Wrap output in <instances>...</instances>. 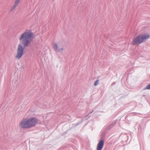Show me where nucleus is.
Here are the masks:
<instances>
[{"label":"nucleus","instance_id":"f257e3e1","mask_svg":"<svg viewBox=\"0 0 150 150\" xmlns=\"http://www.w3.org/2000/svg\"><path fill=\"white\" fill-rule=\"evenodd\" d=\"M33 38V33L31 30H27L19 37L20 44L18 45L17 53L15 57L17 59H20L24 54L25 48L28 46Z\"/></svg>","mask_w":150,"mask_h":150},{"label":"nucleus","instance_id":"f03ea898","mask_svg":"<svg viewBox=\"0 0 150 150\" xmlns=\"http://www.w3.org/2000/svg\"><path fill=\"white\" fill-rule=\"evenodd\" d=\"M38 122V120L35 117L23 118L20 122L19 126L22 128H30L35 126Z\"/></svg>","mask_w":150,"mask_h":150},{"label":"nucleus","instance_id":"7ed1b4c3","mask_svg":"<svg viewBox=\"0 0 150 150\" xmlns=\"http://www.w3.org/2000/svg\"><path fill=\"white\" fill-rule=\"evenodd\" d=\"M149 37V35L147 34H141L135 38L133 40L132 44L137 45L145 41Z\"/></svg>","mask_w":150,"mask_h":150},{"label":"nucleus","instance_id":"20e7f679","mask_svg":"<svg viewBox=\"0 0 150 150\" xmlns=\"http://www.w3.org/2000/svg\"><path fill=\"white\" fill-rule=\"evenodd\" d=\"M104 144V141L102 140H100L97 145V150H101L103 147Z\"/></svg>","mask_w":150,"mask_h":150},{"label":"nucleus","instance_id":"39448f33","mask_svg":"<svg viewBox=\"0 0 150 150\" xmlns=\"http://www.w3.org/2000/svg\"><path fill=\"white\" fill-rule=\"evenodd\" d=\"M21 0H15L14 4L11 8V11H12L19 4Z\"/></svg>","mask_w":150,"mask_h":150},{"label":"nucleus","instance_id":"423d86ee","mask_svg":"<svg viewBox=\"0 0 150 150\" xmlns=\"http://www.w3.org/2000/svg\"><path fill=\"white\" fill-rule=\"evenodd\" d=\"M53 48L55 50L57 51L58 52H61L63 50V48L58 49V46L57 44H54L53 45Z\"/></svg>","mask_w":150,"mask_h":150},{"label":"nucleus","instance_id":"0eeeda50","mask_svg":"<svg viewBox=\"0 0 150 150\" xmlns=\"http://www.w3.org/2000/svg\"><path fill=\"white\" fill-rule=\"evenodd\" d=\"M116 121H115L113 122H112V123L110 124L108 126V129H109L113 127L115 124L116 123Z\"/></svg>","mask_w":150,"mask_h":150},{"label":"nucleus","instance_id":"6e6552de","mask_svg":"<svg viewBox=\"0 0 150 150\" xmlns=\"http://www.w3.org/2000/svg\"><path fill=\"white\" fill-rule=\"evenodd\" d=\"M146 89L150 90V83L148 85L146 86L144 88L143 90H145Z\"/></svg>","mask_w":150,"mask_h":150},{"label":"nucleus","instance_id":"1a4fd4ad","mask_svg":"<svg viewBox=\"0 0 150 150\" xmlns=\"http://www.w3.org/2000/svg\"><path fill=\"white\" fill-rule=\"evenodd\" d=\"M99 80H97L94 83V85L95 86H96L97 85L98 83H99Z\"/></svg>","mask_w":150,"mask_h":150},{"label":"nucleus","instance_id":"9d476101","mask_svg":"<svg viewBox=\"0 0 150 150\" xmlns=\"http://www.w3.org/2000/svg\"><path fill=\"white\" fill-rule=\"evenodd\" d=\"M93 110L90 112V113H92L93 112Z\"/></svg>","mask_w":150,"mask_h":150}]
</instances>
